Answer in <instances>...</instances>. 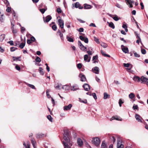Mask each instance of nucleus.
<instances>
[{
  "label": "nucleus",
  "instance_id": "obj_1",
  "mask_svg": "<svg viewBox=\"0 0 148 148\" xmlns=\"http://www.w3.org/2000/svg\"><path fill=\"white\" fill-rule=\"evenodd\" d=\"M64 130L63 138L65 142L63 141V143L64 145V148H72L70 147V146H71L72 144L71 143L69 138L70 133L69 130Z\"/></svg>",
  "mask_w": 148,
  "mask_h": 148
},
{
  "label": "nucleus",
  "instance_id": "obj_2",
  "mask_svg": "<svg viewBox=\"0 0 148 148\" xmlns=\"http://www.w3.org/2000/svg\"><path fill=\"white\" fill-rule=\"evenodd\" d=\"M92 142L95 146H98L99 145L101 141L99 138L95 137L92 138Z\"/></svg>",
  "mask_w": 148,
  "mask_h": 148
},
{
  "label": "nucleus",
  "instance_id": "obj_3",
  "mask_svg": "<svg viewBox=\"0 0 148 148\" xmlns=\"http://www.w3.org/2000/svg\"><path fill=\"white\" fill-rule=\"evenodd\" d=\"M117 148H123L124 146L122 144L121 140L120 138L117 139Z\"/></svg>",
  "mask_w": 148,
  "mask_h": 148
},
{
  "label": "nucleus",
  "instance_id": "obj_4",
  "mask_svg": "<svg viewBox=\"0 0 148 148\" xmlns=\"http://www.w3.org/2000/svg\"><path fill=\"white\" fill-rule=\"evenodd\" d=\"M135 118L138 122L141 123H143V119L142 117L138 114H135Z\"/></svg>",
  "mask_w": 148,
  "mask_h": 148
},
{
  "label": "nucleus",
  "instance_id": "obj_5",
  "mask_svg": "<svg viewBox=\"0 0 148 148\" xmlns=\"http://www.w3.org/2000/svg\"><path fill=\"white\" fill-rule=\"evenodd\" d=\"M141 83H148V79L143 76L141 77Z\"/></svg>",
  "mask_w": 148,
  "mask_h": 148
},
{
  "label": "nucleus",
  "instance_id": "obj_6",
  "mask_svg": "<svg viewBox=\"0 0 148 148\" xmlns=\"http://www.w3.org/2000/svg\"><path fill=\"white\" fill-rule=\"evenodd\" d=\"M72 5L73 7L75 6L76 8H78L80 9H82L83 8V6H80V5L78 2H76L75 4H73Z\"/></svg>",
  "mask_w": 148,
  "mask_h": 148
},
{
  "label": "nucleus",
  "instance_id": "obj_7",
  "mask_svg": "<svg viewBox=\"0 0 148 148\" xmlns=\"http://www.w3.org/2000/svg\"><path fill=\"white\" fill-rule=\"evenodd\" d=\"M58 25L60 27L62 28V29L64 27V21L63 20L61 19H60L58 20Z\"/></svg>",
  "mask_w": 148,
  "mask_h": 148
},
{
  "label": "nucleus",
  "instance_id": "obj_8",
  "mask_svg": "<svg viewBox=\"0 0 148 148\" xmlns=\"http://www.w3.org/2000/svg\"><path fill=\"white\" fill-rule=\"evenodd\" d=\"M79 39L82 41H84L85 43H88V39L87 37H84L82 36H80L79 37Z\"/></svg>",
  "mask_w": 148,
  "mask_h": 148
},
{
  "label": "nucleus",
  "instance_id": "obj_9",
  "mask_svg": "<svg viewBox=\"0 0 148 148\" xmlns=\"http://www.w3.org/2000/svg\"><path fill=\"white\" fill-rule=\"evenodd\" d=\"M72 105L71 104H69L68 106H65L63 108L64 110H70L72 107Z\"/></svg>",
  "mask_w": 148,
  "mask_h": 148
},
{
  "label": "nucleus",
  "instance_id": "obj_10",
  "mask_svg": "<svg viewBox=\"0 0 148 148\" xmlns=\"http://www.w3.org/2000/svg\"><path fill=\"white\" fill-rule=\"evenodd\" d=\"M83 87L84 88V90L86 91H88L90 88L89 85L87 84H85L83 85Z\"/></svg>",
  "mask_w": 148,
  "mask_h": 148
},
{
  "label": "nucleus",
  "instance_id": "obj_11",
  "mask_svg": "<svg viewBox=\"0 0 148 148\" xmlns=\"http://www.w3.org/2000/svg\"><path fill=\"white\" fill-rule=\"evenodd\" d=\"M52 18L51 16L50 15H48L45 18V17H43V20L45 22L47 23L49 22Z\"/></svg>",
  "mask_w": 148,
  "mask_h": 148
},
{
  "label": "nucleus",
  "instance_id": "obj_12",
  "mask_svg": "<svg viewBox=\"0 0 148 148\" xmlns=\"http://www.w3.org/2000/svg\"><path fill=\"white\" fill-rule=\"evenodd\" d=\"M79 77H80L81 81L84 82L86 81V78L84 75L82 73H80L79 75Z\"/></svg>",
  "mask_w": 148,
  "mask_h": 148
},
{
  "label": "nucleus",
  "instance_id": "obj_13",
  "mask_svg": "<svg viewBox=\"0 0 148 148\" xmlns=\"http://www.w3.org/2000/svg\"><path fill=\"white\" fill-rule=\"evenodd\" d=\"M77 143L79 147H81L83 145V141L80 138H78L77 139Z\"/></svg>",
  "mask_w": 148,
  "mask_h": 148
},
{
  "label": "nucleus",
  "instance_id": "obj_14",
  "mask_svg": "<svg viewBox=\"0 0 148 148\" xmlns=\"http://www.w3.org/2000/svg\"><path fill=\"white\" fill-rule=\"evenodd\" d=\"M133 80L135 81L139 82L141 81V77L140 78L138 76H135L133 78Z\"/></svg>",
  "mask_w": 148,
  "mask_h": 148
},
{
  "label": "nucleus",
  "instance_id": "obj_15",
  "mask_svg": "<svg viewBox=\"0 0 148 148\" xmlns=\"http://www.w3.org/2000/svg\"><path fill=\"white\" fill-rule=\"evenodd\" d=\"M79 88L78 86L76 85H75L71 87V90L72 91H75L79 90Z\"/></svg>",
  "mask_w": 148,
  "mask_h": 148
},
{
  "label": "nucleus",
  "instance_id": "obj_16",
  "mask_svg": "<svg viewBox=\"0 0 148 148\" xmlns=\"http://www.w3.org/2000/svg\"><path fill=\"white\" fill-rule=\"evenodd\" d=\"M93 71H95L94 73L96 74H98L99 73V68L98 67L95 66L92 69Z\"/></svg>",
  "mask_w": 148,
  "mask_h": 148
},
{
  "label": "nucleus",
  "instance_id": "obj_17",
  "mask_svg": "<svg viewBox=\"0 0 148 148\" xmlns=\"http://www.w3.org/2000/svg\"><path fill=\"white\" fill-rule=\"evenodd\" d=\"M98 56L97 55L93 57L92 60L94 61L93 63H97L98 62L97 61V60H98Z\"/></svg>",
  "mask_w": 148,
  "mask_h": 148
},
{
  "label": "nucleus",
  "instance_id": "obj_18",
  "mask_svg": "<svg viewBox=\"0 0 148 148\" xmlns=\"http://www.w3.org/2000/svg\"><path fill=\"white\" fill-rule=\"evenodd\" d=\"M25 83L26 85H27L29 87L31 88L36 90V89L35 88V86L33 85L28 84L27 83L25 82Z\"/></svg>",
  "mask_w": 148,
  "mask_h": 148
},
{
  "label": "nucleus",
  "instance_id": "obj_19",
  "mask_svg": "<svg viewBox=\"0 0 148 148\" xmlns=\"http://www.w3.org/2000/svg\"><path fill=\"white\" fill-rule=\"evenodd\" d=\"M31 143L34 148H35L36 145V142L35 140L34 139L32 138L31 139Z\"/></svg>",
  "mask_w": 148,
  "mask_h": 148
},
{
  "label": "nucleus",
  "instance_id": "obj_20",
  "mask_svg": "<svg viewBox=\"0 0 148 148\" xmlns=\"http://www.w3.org/2000/svg\"><path fill=\"white\" fill-rule=\"evenodd\" d=\"M122 50L125 53H128L129 50L127 47H124L122 48Z\"/></svg>",
  "mask_w": 148,
  "mask_h": 148
},
{
  "label": "nucleus",
  "instance_id": "obj_21",
  "mask_svg": "<svg viewBox=\"0 0 148 148\" xmlns=\"http://www.w3.org/2000/svg\"><path fill=\"white\" fill-rule=\"evenodd\" d=\"M84 8L85 9H90L92 8L91 5L85 3L84 4Z\"/></svg>",
  "mask_w": 148,
  "mask_h": 148
},
{
  "label": "nucleus",
  "instance_id": "obj_22",
  "mask_svg": "<svg viewBox=\"0 0 148 148\" xmlns=\"http://www.w3.org/2000/svg\"><path fill=\"white\" fill-rule=\"evenodd\" d=\"M23 145L25 147V148H30V143L29 142H27V145L25 143V142L23 143Z\"/></svg>",
  "mask_w": 148,
  "mask_h": 148
},
{
  "label": "nucleus",
  "instance_id": "obj_23",
  "mask_svg": "<svg viewBox=\"0 0 148 148\" xmlns=\"http://www.w3.org/2000/svg\"><path fill=\"white\" fill-rule=\"evenodd\" d=\"M101 53L102 55L105 57H110V55L106 54L104 51H103L102 50L101 51Z\"/></svg>",
  "mask_w": 148,
  "mask_h": 148
},
{
  "label": "nucleus",
  "instance_id": "obj_24",
  "mask_svg": "<svg viewBox=\"0 0 148 148\" xmlns=\"http://www.w3.org/2000/svg\"><path fill=\"white\" fill-rule=\"evenodd\" d=\"M0 21L1 22L4 21L3 14H2L1 12H0Z\"/></svg>",
  "mask_w": 148,
  "mask_h": 148
},
{
  "label": "nucleus",
  "instance_id": "obj_25",
  "mask_svg": "<svg viewBox=\"0 0 148 148\" xmlns=\"http://www.w3.org/2000/svg\"><path fill=\"white\" fill-rule=\"evenodd\" d=\"M101 148H107L106 144L104 141H103L102 143Z\"/></svg>",
  "mask_w": 148,
  "mask_h": 148
},
{
  "label": "nucleus",
  "instance_id": "obj_26",
  "mask_svg": "<svg viewBox=\"0 0 148 148\" xmlns=\"http://www.w3.org/2000/svg\"><path fill=\"white\" fill-rule=\"evenodd\" d=\"M110 139L111 140V142L113 143H114L115 142L116 139L114 136H110Z\"/></svg>",
  "mask_w": 148,
  "mask_h": 148
},
{
  "label": "nucleus",
  "instance_id": "obj_27",
  "mask_svg": "<svg viewBox=\"0 0 148 148\" xmlns=\"http://www.w3.org/2000/svg\"><path fill=\"white\" fill-rule=\"evenodd\" d=\"M66 38L67 40L70 42H73L74 41L73 39L72 38L68 36H67Z\"/></svg>",
  "mask_w": 148,
  "mask_h": 148
},
{
  "label": "nucleus",
  "instance_id": "obj_28",
  "mask_svg": "<svg viewBox=\"0 0 148 148\" xmlns=\"http://www.w3.org/2000/svg\"><path fill=\"white\" fill-rule=\"evenodd\" d=\"M44 134H37L36 135V137L37 138H41L43 137Z\"/></svg>",
  "mask_w": 148,
  "mask_h": 148
},
{
  "label": "nucleus",
  "instance_id": "obj_29",
  "mask_svg": "<svg viewBox=\"0 0 148 148\" xmlns=\"http://www.w3.org/2000/svg\"><path fill=\"white\" fill-rule=\"evenodd\" d=\"M13 59V60L14 61H17L18 60H19V61H21V60H20V58H21V57H12Z\"/></svg>",
  "mask_w": 148,
  "mask_h": 148
},
{
  "label": "nucleus",
  "instance_id": "obj_30",
  "mask_svg": "<svg viewBox=\"0 0 148 148\" xmlns=\"http://www.w3.org/2000/svg\"><path fill=\"white\" fill-rule=\"evenodd\" d=\"M5 35L4 34H2L0 36V42L2 41L5 39Z\"/></svg>",
  "mask_w": 148,
  "mask_h": 148
},
{
  "label": "nucleus",
  "instance_id": "obj_31",
  "mask_svg": "<svg viewBox=\"0 0 148 148\" xmlns=\"http://www.w3.org/2000/svg\"><path fill=\"white\" fill-rule=\"evenodd\" d=\"M108 23H109V26L112 28V29H114L115 28V26L114 25V24L112 22H111L110 23H109L108 22Z\"/></svg>",
  "mask_w": 148,
  "mask_h": 148
},
{
  "label": "nucleus",
  "instance_id": "obj_32",
  "mask_svg": "<svg viewBox=\"0 0 148 148\" xmlns=\"http://www.w3.org/2000/svg\"><path fill=\"white\" fill-rule=\"evenodd\" d=\"M69 86L67 85H64L62 87V88L65 90H69Z\"/></svg>",
  "mask_w": 148,
  "mask_h": 148
},
{
  "label": "nucleus",
  "instance_id": "obj_33",
  "mask_svg": "<svg viewBox=\"0 0 148 148\" xmlns=\"http://www.w3.org/2000/svg\"><path fill=\"white\" fill-rule=\"evenodd\" d=\"M80 49L83 51H86V49L87 48L86 47H85L84 45H82L81 47H79Z\"/></svg>",
  "mask_w": 148,
  "mask_h": 148
},
{
  "label": "nucleus",
  "instance_id": "obj_34",
  "mask_svg": "<svg viewBox=\"0 0 148 148\" xmlns=\"http://www.w3.org/2000/svg\"><path fill=\"white\" fill-rule=\"evenodd\" d=\"M101 45L104 48H106L108 47L107 44L103 42H102L101 43Z\"/></svg>",
  "mask_w": 148,
  "mask_h": 148
},
{
  "label": "nucleus",
  "instance_id": "obj_35",
  "mask_svg": "<svg viewBox=\"0 0 148 148\" xmlns=\"http://www.w3.org/2000/svg\"><path fill=\"white\" fill-rule=\"evenodd\" d=\"M135 96L134 94L133 93H131L129 95V97L131 99H133Z\"/></svg>",
  "mask_w": 148,
  "mask_h": 148
},
{
  "label": "nucleus",
  "instance_id": "obj_36",
  "mask_svg": "<svg viewBox=\"0 0 148 148\" xmlns=\"http://www.w3.org/2000/svg\"><path fill=\"white\" fill-rule=\"evenodd\" d=\"M43 69L42 68L39 67V71L40 73L42 75H43L44 73V72L43 71Z\"/></svg>",
  "mask_w": 148,
  "mask_h": 148
},
{
  "label": "nucleus",
  "instance_id": "obj_37",
  "mask_svg": "<svg viewBox=\"0 0 148 148\" xmlns=\"http://www.w3.org/2000/svg\"><path fill=\"white\" fill-rule=\"evenodd\" d=\"M114 119H116L117 120H120L118 116H116L115 117V116H113L111 118L110 121H112V120Z\"/></svg>",
  "mask_w": 148,
  "mask_h": 148
},
{
  "label": "nucleus",
  "instance_id": "obj_38",
  "mask_svg": "<svg viewBox=\"0 0 148 148\" xmlns=\"http://www.w3.org/2000/svg\"><path fill=\"white\" fill-rule=\"evenodd\" d=\"M112 15L111 14H110V15L109 16L112 17V18L115 21H118V20H119V19L118 17V16H114L113 17H112Z\"/></svg>",
  "mask_w": 148,
  "mask_h": 148
},
{
  "label": "nucleus",
  "instance_id": "obj_39",
  "mask_svg": "<svg viewBox=\"0 0 148 148\" xmlns=\"http://www.w3.org/2000/svg\"><path fill=\"white\" fill-rule=\"evenodd\" d=\"M125 1L126 2V4L132 3H134V1L133 0H125Z\"/></svg>",
  "mask_w": 148,
  "mask_h": 148
},
{
  "label": "nucleus",
  "instance_id": "obj_40",
  "mask_svg": "<svg viewBox=\"0 0 148 148\" xmlns=\"http://www.w3.org/2000/svg\"><path fill=\"white\" fill-rule=\"evenodd\" d=\"M79 101L82 103H84L85 104L87 103V100L86 99H84V100H82L81 99L79 98Z\"/></svg>",
  "mask_w": 148,
  "mask_h": 148
},
{
  "label": "nucleus",
  "instance_id": "obj_41",
  "mask_svg": "<svg viewBox=\"0 0 148 148\" xmlns=\"http://www.w3.org/2000/svg\"><path fill=\"white\" fill-rule=\"evenodd\" d=\"M36 61L37 62H41V59L38 56H37L36 59Z\"/></svg>",
  "mask_w": 148,
  "mask_h": 148
},
{
  "label": "nucleus",
  "instance_id": "obj_42",
  "mask_svg": "<svg viewBox=\"0 0 148 148\" xmlns=\"http://www.w3.org/2000/svg\"><path fill=\"white\" fill-rule=\"evenodd\" d=\"M108 96H109V95L107 94V93L104 92V93L103 98L104 99H107L108 98Z\"/></svg>",
  "mask_w": 148,
  "mask_h": 148
},
{
  "label": "nucleus",
  "instance_id": "obj_43",
  "mask_svg": "<svg viewBox=\"0 0 148 148\" xmlns=\"http://www.w3.org/2000/svg\"><path fill=\"white\" fill-rule=\"evenodd\" d=\"M47 119L51 122L52 121V118L51 116L50 115H49L47 116Z\"/></svg>",
  "mask_w": 148,
  "mask_h": 148
},
{
  "label": "nucleus",
  "instance_id": "obj_44",
  "mask_svg": "<svg viewBox=\"0 0 148 148\" xmlns=\"http://www.w3.org/2000/svg\"><path fill=\"white\" fill-rule=\"evenodd\" d=\"M89 58V56L88 55H85L84 56V59L85 61H87Z\"/></svg>",
  "mask_w": 148,
  "mask_h": 148
},
{
  "label": "nucleus",
  "instance_id": "obj_45",
  "mask_svg": "<svg viewBox=\"0 0 148 148\" xmlns=\"http://www.w3.org/2000/svg\"><path fill=\"white\" fill-rule=\"evenodd\" d=\"M116 6L120 9H122L123 8L122 6L121 5L119 4V3H116Z\"/></svg>",
  "mask_w": 148,
  "mask_h": 148
},
{
  "label": "nucleus",
  "instance_id": "obj_46",
  "mask_svg": "<svg viewBox=\"0 0 148 148\" xmlns=\"http://www.w3.org/2000/svg\"><path fill=\"white\" fill-rule=\"evenodd\" d=\"M25 43H22L20 44L19 45V47L21 49H23L25 46Z\"/></svg>",
  "mask_w": 148,
  "mask_h": 148
},
{
  "label": "nucleus",
  "instance_id": "obj_47",
  "mask_svg": "<svg viewBox=\"0 0 148 148\" xmlns=\"http://www.w3.org/2000/svg\"><path fill=\"white\" fill-rule=\"evenodd\" d=\"M61 86V84H58L57 86H55V88L57 89H60Z\"/></svg>",
  "mask_w": 148,
  "mask_h": 148
},
{
  "label": "nucleus",
  "instance_id": "obj_48",
  "mask_svg": "<svg viewBox=\"0 0 148 148\" xmlns=\"http://www.w3.org/2000/svg\"><path fill=\"white\" fill-rule=\"evenodd\" d=\"M94 40L97 43L99 44L100 43V42L99 41V40L98 38H97L96 37H94Z\"/></svg>",
  "mask_w": 148,
  "mask_h": 148
},
{
  "label": "nucleus",
  "instance_id": "obj_49",
  "mask_svg": "<svg viewBox=\"0 0 148 148\" xmlns=\"http://www.w3.org/2000/svg\"><path fill=\"white\" fill-rule=\"evenodd\" d=\"M46 10L44 8L40 9V11L42 14H44Z\"/></svg>",
  "mask_w": 148,
  "mask_h": 148
},
{
  "label": "nucleus",
  "instance_id": "obj_50",
  "mask_svg": "<svg viewBox=\"0 0 148 148\" xmlns=\"http://www.w3.org/2000/svg\"><path fill=\"white\" fill-rule=\"evenodd\" d=\"M15 68L18 71H19L21 70L20 67L17 64L16 65Z\"/></svg>",
  "mask_w": 148,
  "mask_h": 148
},
{
  "label": "nucleus",
  "instance_id": "obj_51",
  "mask_svg": "<svg viewBox=\"0 0 148 148\" xmlns=\"http://www.w3.org/2000/svg\"><path fill=\"white\" fill-rule=\"evenodd\" d=\"M3 1L7 6H8L9 3L7 0H3Z\"/></svg>",
  "mask_w": 148,
  "mask_h": 148
},
{
  "label": "nucleus",
  "instance_id": "obj_52",
  "mask_svg": "<svg viewBox=\"0 0 148 148\" xmlns=\"http://www.w3.org/2000/svg\"><path fill=\"white\" fill-rule=\"evenodd\" d=\"M141 52L143 54H145L146 53V51L144 49H141Z\"/></svg>",
  "mask_w": 148,
  "mask_h": 148
},
{
  "label": "nucleus",
  "instance_id": "obj_53",
  "mask_svg": "<svg viewBox=\"0 0 148 148\" xmlns=\"http://www.w3.org/2000/svg\"><path fill=\"white\" fill-rule=\"evenodd\" d=\"M30 40H31V41H32V42H36V41H35V40H36L35 38L34 37H33V36H32L31 37Z\"/></svg>",
  "mask_w": 148,
  "mask_h": 148
},
{
  "label": "nucleus",
  "instance_id": "obj_54",
  "mask_svg": "<svg viewBox=\"0 0 148 148\" xmlns=\"http://www.w3.org/2000/svg\"><path fill=\"white\" fill-rule=\"evenodd\" d=\"M134 56L136 57L139 58L140 57V56L136 52H134Z\"/></svg>",
  "mask_w": 148,
  "mask_h": 148
},
{
  "label": "nucleus",
  "instance_id": "obj_55",
  "mask_svg": "<svg viewBox=\"0 0 148 148\" xmlns=\"http://www.w3.org/2000/svg\"><path fill=\"white\" fill-rule=\"evenodd\" d=\"M16 49H17V48L14 47H12L10 48V51L12 52H13L15 51Z\"/></svg>",
  "mask_w": 148,
  "mask_h": 148
},
{
  "label": "nucleus",
  "instance_id": "obj_56",
  "mask_svg": "<svg viewBox=\"0 0 148 148\" xmlns=\"http://www.w3.org/2000/svg\"><path fill=\"white\" fill-rule=\"evenodd\" d=\"M92 95L93 96V98L95 99H97V95L95 93H93L92 94Z\"/></svg>",
  "mask_w": 148,
  "mask_h": 148
},
{
  "label": "nucleus",
  "instance_id": "obj_57",
  "mask_svg": "<svg viewBox=\"0 0 148 148\" xmlns=\"http://www.w3.org/2000/svg\"><path fill=\"white\" fill-rule=\"evenodd\" d=\"M77 67L79 69H81L82 67V64L81 63H79V64H78L77 65Z\"/></svg>",
  "mask_w": 148,
  "mask_h": 148
},
{
  "label": "nucleus",
  "instance_id": "obj_58",
  "mask_svg": "<svg viewBox=\"0 0 148 148\" xmlns=\"http://www.w3.org/2000/svg\"><path fill=\"white\" fill-rule=\"evenodd\" d=\"M57 27L56 25H53L52 26V28L54 31H56L57 29Z\"/></svg>",
  "mask_w": 148,
  "mask_h": 148
},
{
  "label": "nucleus",
  "instance_id": "obj_59",
  "mask_svg": "<svg viewBox=\"0 0 148 148\" xmlns=\"http://www.w3.org/2000/svg\"><path fill=\"white\" fill-rule=\"evenodd\" d=\"M57 11L58 14H60L61 13L62 10L60 8H58L57 10Z\"/></svg>",
  "mask_w": 148,
  "mask_h": 148
},
{
  "label": "nucleus",
  "instance_id": "obj_60",
  "mask_svg": "<svg viewBox=\"0 0 148 148\" xmlns=\"http://www.w3.org/2000/svg\"><path fill=\"white\" fill-rule=\"evenodd\" d=\"M77 30L80 32H84V29L83 28H80L79 29H77Z\"/></svg>",
  "mask_w": 148,
  "mask_h": 148
},
{
  "label": "nucleus",
  "instance_id": "obj_61",
  "mask_svg": "<svg viewBox=\"0 0 148 148\" xmlns=\"http://www.w3.org/2000/svg\"><path fill=\"white\" fill-rule=\"evenodd\" d=\"M133 108L134 110H137L138 108V107L137 105H134L133 107Z\"/></svg>",
  "mask_w": 148,
  "mask_h": 148
},
{
  "label": "nucleus",
  "instance_id": "obj_62",
  "mask_svg": "<svg viewBox=\"0 0 148 148\" xmlns=\"http://www.w3.org/2000/svg\"><path fill=\"white\" fill-rule=\"evenodd\" d=\"M130 64L129 63H124L123 64L124 66L126 67H128L130 66Z\"/></svg>",
  "mask_w": 148,
  "mask_h": 148
},
{
  "label": "nucleus",
  "instance_id": "obj_63",
  "mask_svg": "<svg viewBox=\"0 0 148 148\" xmlns=\"http://www.w3.org/2000/svg\"><path fill=\"white\" fill-rule=\"evenodd\" d=\"M59 36H60L61 38V39L62 40H63L64 38L63 36V34L62 33H60V34Z\"/></svg>",
  "mask_w": 148,
  "mask_h": 148
},
{
  "label": "nucleus",
  "instance_id": "obj_64",
  "mask_svg": "<svg viewBox=\"0 0 148 148\" xmlns=\"http://www.w3.org/2000/svg\"><path fill=\"white\" fill-rule=\"evenodd\" d=\"M8 42L10 44V45L11 46H12L14 45V43L13 41L12 40Z\"/></svg>",
  "mask_w": 148,
  "mask_h": 148
}]
</instances>
